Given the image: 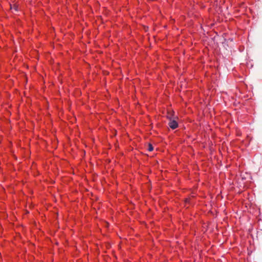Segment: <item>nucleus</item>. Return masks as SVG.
Instances as JSON below:
<instances>
[{
    "instance_id": "f257e3e1",
    "label": "nucleus",
    "mask_w": 262,
    "mask_h": 262,
    "mask_svg": "<svg viewBox=\"0 0 262 262\" xmlns=\"http://www.w3.org/2000/svg\"><path fill=\"white\" fill-rule=\"evenodd\" d=\"M168 125L170 128H171L172 129H174L178 127L179 124L177 121L176 120H172L169 123Z\"/></svg>"
},
{
    "instance_id": "f03ea898",
    "label": "nucleus",
    "mask_w": 262,
    "mask_h": 262,
    "mask_svg": "<svg viewBox=\"0 0 262 262\" xmlns=\"http://www.w3.org/2000/svg\"><path fill=\"white\" fill-rule=\"evenodd\" d=\"M147 150H148L149 151H152L154 150L153 146H152V145L151 143H150L148 144V148H147Z\"/></svg>"
},
{
    "instance_id": "7ed1b4c3",
    "label": "nucleus",
    "mask_w": 262,
    "mask_h": 262,
    "mask_svg": "<svg viewBox=\"0 0 262 262\" xmlns=\"http://www.w3.org/2000/svg\"><path fill=\"white\" fill-rule=\"evenodd\" d=\"M190 200H191L190 197H189V198H185V199H184V202H185V203L189 204V203H190Z\"/></svg>"
},
{
    "instance_id": "20e7f679",
    "label": "nucleus",
    "mask_w": 262,
    "mask_h": 262,
    "mask_svg": "<svg viewBox=\"0 0 262 262\" xmlns=\"http://www.w3.org/2000/svg\"><path fill=\"white\" fill-rule=\"evenodd\" d=\"M167 113L170 114L171 117H167V118H168L170 120H171V117L174 115V112L173 111H172L170 113L169 112H168Z\"/></svg>"
}]
</instances>
